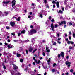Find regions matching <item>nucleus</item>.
<instances>
[{"label":"nucleus","instance_id":"f257e3e1","mask_svg":"<svg viewBox=\"0 0 75 75\" xmlns=\"http://www.w3.org/2000/svg\"><path fill=\"white\" fill-rule=\"evenodd\" d=\"M37 33L36 30L34 29H32L30 30V31H28V35H30L33 34H35V33Z\"/></svg>","mask_w":75,"mask_h":75},{"label":"nucleus","instance_id":"f03ea898","mask_svg":"<svg viewBox=\"0 0 75 75\" xmlns=\"http://www.w3.org/2000/svg\"><path fill=\"white\" fill-rule=\"evenodd\" d=\"M10 72L12 75H21V74L20 73L15 72L13 71H10Z\"/></svg>","mask_w":75,"mask_h":75},{"label":"nucleus","instance_id":"7ed1b4c3","mask_svg":"<svg viewBox=\"0 0 75 75\" xmlns=\"http://www.w3.org/2000/svg\"><path fill=\"white\" fill-rule=\"evenodd\" d=\"M12 65H13V69H14L15 71H17V69H18V67L17 66L14 65V63H13L12 64Z\"/></svg>","mask_w":75,"mask_h":75},{"label":"nucleus","instance_id":"20e7f679","mask_svg":"<svg viewBox=\"0 0 75 75\" xmlns=\"http://www.w3.org/2000/svg\"><path fill=\"white\" fill-rule=\"evenodd\" d=\"M60 25H62V24H64L65 25L66 24V22L65 21H61V23L59 22L58 23Z\"/></svg>","mask_w":75,"mask_h":75},{"label":"nucleus","instance_id":"39448f33","mask_svg":"<svg viewBox=\"0 0 75 75\" xmlns=\"http://www.w3.org/2000/svg\"><path fill=\"white\" fill-rule=\"evenodd\" d=\"M16 1L15 0H13L11 2L12 3V6L13 7V6H15L16 5Z\"/></svg>","mask_w":75,"mask_h":75},{"label":"nucleus","instance_id":"423d86ee","mask_svg":"<svg viewBox=\"0 0 75 75\" xmlns=\"http://www.w3.org/2000/svg\"><path fill=\"white\" fill-rule=\"evenodd\" d=\"M66 64L67 65L68 67H69L71 66V62H69L67 61L65 62Z\"/></svg>","mask_w":75,"mask_h":75},{"label":"nucleus","instance_id":"0eeeda50","mask_svg":"<svg viewBox=\"0 0 75 75\" xmlns=\"http://www.w3.org/2000/svg\"><path fill=\"white\" fill-rule=\"evenodd\" d=\"M12 27H14V25H15V23L14 22H12L10 23Z\"/></svg>","mask_w":75,"mask_h":75},{"label":"nucleus","instance_id":"6e6552de","mask_svg":"<svg viewBox=\"0 0 75 75\" xmlns=\"http://www.w3.org/2000/svg\"><path fill=\"white\" fill-rule=\"evenodd\" d=\"M50 27L52 28V31L54 30V24H53V23L51 24Z\"/></svg>","mask_w":75,"mask_h":75},{"label":"nucleus","instance_id":"1a4fd4ad","mask_svg":"<svg viewBox=\"0 0 75 75\" xmlns=\"http://www.w3.org/2000/svg\"><path fill=\"white\" fill-rule=\"evenodd\" d=\"M49 47L47 46L46 47V52H50V50H49Z\"/></svg>","mask_w":75,"mask_h":75},{"label":"nucleus","instance_id":"9d476101","mask_svg":"<svg viewBox=\"0 0 75 75\" xmlns=\"http://www.w3.org/2000/svg\"><path fill=\"white\" fill-rule=\"evenodd\" d=\"M33 50V47H31L29 48V52H32Z\"/></svg>","mask_w":75,"mask_h":75},{"label":"nucleus","instance_id":"9b49d317","mask_svg":"<svg viewBox=\"0 0 75 75\" xmlns=\"http://www.w3.org/2000/svg\"><path fill=\"white\" fill-rule=\"evenodd\" d=\"M64 54H64V52H61V55L63 58H64Z\"/></svg>","mask_w":75,"mask_h":75},{"label":"nucleus","instance_id":"f8f14e48","mask_svg":"<svg viewBox=\"0 0 75 75\" xmlns=\"http://www.w3.org/2000/svg\"><path fill=\"white\" fill-rule=\"evenodd\" d=\"M59 4L58 2H57V8H59Z\"/></svg>","mask_w":75,"mask_h":75},{"label":"nucleus","instance_id":"ddd939ff","mask_svg":"<svg viewBox=\"0 0 75 75\" xmlns=\"http://www.w3.org/2000/svg\"><path fill=\"white\" fill-rule=\"evenodd\" d=\"M10 3L9 1H8L7 2L3 1V3H4V4H8Z\"/></svg>","mask_w":75,"mask_h":75},{"label":"nucleus","instance_id":"4468645a","mask_svg":"<svg viewBox=\"0 0 75 75\" xmlns=\"http://www.w3.org/2000/svg\"><path fill=\"white\" fill-rule=\"evenodd\" d=\"M52 72H56V69H53L51 70Z\"/></svg>","mask_w":75,"mask_h":75},{"label":"nucleus","instance_id":"2eb2a0df","mask_svg":"<svg viewBox=\"0 0 75 75\" xmlns=\"http://www.w3.org/2000/svg\"><path fill=\"white\" fill-rule=\"evenodd\" d=\"M20 18H21L20 17H18V19L16 18V21H20Z\"/></svg>","mask_w":75,"mask_h":75},{"label":"nucleus","instance_id":"dca6fc26","mask_svg":"<svg viewBox=\"0 0 75 75\" xmlns=\"http://www.w3.org/2000/svg\"><path fill=\"white\" fill-rule=\"evenodd\" d=\"M36 70H34V72H33V74L32 73L31 75H35V72H36Z\"/></svg>","mask_w":75,"mask_h":75},{"label":"nucleus","instance_id":"f3484780","mask_svg":"<svg viewBox=\"0 0 75 75\" xmlns=\"http://www.w3.org/2000/svg\"><path fill=\"white\" fill-rule=\"evenodd\" d=\"M25 30H23L21 32V34H25Z\"/></svg>","mask_w":75,"mask_h":75},{"label":"nucleus","instance_id":"a211bd4d","mask_svg":"<svg viewBox=\"0 0 75 75\" xmlns=\"http://www.w3.org/2000/svg\"><path fill=\"white\" fill-rule=\"evenodd\" d=\"M58 13H60V14H63V11L61 10H60L58 12Z\"/></svg>","mask_w":75,"mask_h":75},{"label":"nucleus","instance_id":"6ab92c4d","mask_svg":"<svg viewBox=\"0 0 75 75\" xmlns=\"http://www.w3.org/2000/svg\"><path fill=\"white\" fill-rule=\"evenodd\" d=\"M4 14H3V13H2V12H1V13H0V16H4Z\"/></svg>","mask_w":75,"mask_h":75},{"label":"nucleus","instance_id":"aec40b11","mask_svg":"<svg viewBox=\"0 0 75 75\" xmlns=\"http://www.w3.org/2000/svg\"><path fill=\"white\" fill-rule=\"evenodd\" d=\"M17 56L18 57H20L21 56V55L20 54H19L18 53H17Z\"/></svg>","mask_w":75,"mask_h":75},{"label":"nucleus","instance_id":"412c9836","mask_svg":"<svg viewBox=\"0 0 75 75\" xmlns=\"http://www.w3.org/2000/svg\"><path fill=\"white\" fill-rule=\"evenodd\" d=\"M37 50V49H35L34 50H33V52H32L33 54H34V52L36 51Z\"/></svg>","mask_w":75,"mask_h":75},{"label":"nucleus","instance_id":"4be33fe9","mask_svg":"<svg viewBox=\"0 0 75 75\" xmlns=\"http://www.w3.org/2000/svg\"><path fill=\"white\" fill-rule=\"evenodd\" d=\"M46 8H50V6H49V5L47 4L45 6Z\"/></svg>","mask_w":75,"mask_h":75},{"label":"nucleus","instance_id":"5701e85b","mask_svg":"<svg viewBox=\"0 0 75 75\" xmlns=\"http://www.w3.org/2000/svg\"><path fill=\"white\" fill-rule=\"evenodd\" d=\"M17 6L18 7H21V5H20V4H17Z\"/></svg>","mask_w":75,"mask_h":75},{"label":"nucleus","instance_id":"b1692460","mask_svg":"<svg viewBox=\"0 0 75 75\" xmlns=\"http://www.w3.org/2000/svg\"><path fill=\"white\" fill-rule=\"evenodd\" d=\"M4 14H5V15L6 16H7L8 14V13L7 12H4Z\"/></svg>","mask_w":75,"mask_h":75},{"label":"nucleus","instance_id":"393cba45","mask_svg":"<svg viewBox=\"0 0 75 75\" xmlns=\"http://www.w3.org/2000/svg\"><path fill=\"white\" fill-rule=\"evenodd\" d=\"M6 29H7L8 30H10V27L8 26H6Z\"/></svg>","mask_w":75,"mask_h":75},{"label":"nucleus","instance_id":"a878e982","mask_svg":"<svg viewBox=\"0 0 75 75\" xmlns=\"http://www.w3.org/2000/svg\"><path fill=\"white\" fill-rule=\"evenodd\" d=\"M50 37H51V38H56L55 36L52 35H50Z\"/></svg>","mask_w":75,"mask_h":75},{"label":"nucleus","instance_id":"bb28decb","mask_svg":"<svg viewBox=\"0 0 75 75\" xmlns=\"http://www.w3.org/2000/svg\"><path fill=\"white\" fill-rule=\"evenodd\" d=\"M72 25V23H71V22H70L69 23V25Z\"/></svg>","mask_w":75,"mask_h":75},{"label":"nucleus","instance_id":"cd10ccee","mask_svg":"<svg viewBox=\"0 0 75 75\" xmlns=\"http://www.w3.org/2000/svg\"><path fill=\"white\" fill-rule=\"evenodd\" d=\"M7 47L9 48V49L11 48V47H10V45H8L7 46Z\"/></svg>","mask_w":75,"mask_h":75},{"label":"nucleus","instance_id":"c85d7f7f","mask_svg":"<svg viewBox=\"0 0 75 75\" xmlns=\"http://www.w3.org/2000/svg\"><path fill=\"white\" fill-rule=\"evenodd\" d=\"M60 33H57V36L58 37H59V35H60Z\"/></svg>","mask_w":75,"mask_h":75},{"label":"nucleus","instance_id":"c756f323","mask_svg":"<svg viewBox=\"0 0 75 75\" xmlns=\"http://www.w3.org/2000/svg\"><path fill=\"white\" fill-rule=\"evenodd\" d=\"M11 35H13V36L15 35V32H13L11 33Z\"/></svg>","mask_w":75,"mask_h":75},{"label":"nucleus","instance_id":"7c9ffc66","mask_svg":"<svg viewBox=\"0 0 75 75\" xmlns=\"http://www.w3.org/2000/svg\"><path fill=\"white\" fill-rule=\"evenodd\" d=\"M20 61L21 62H23V59H21L20 60Z\"/></svg>","mask_w":75,"mask_h":75},{"label":"nucleus","instance_id":"2f4dec72","mask_svg":"<svg viewBox=\"0 0 75 75\" xmlns=\"http://www.w3.org/2000/svg\"><path fill=\"white\" fill-rule=\"evenodd\" d=\"M40 62H41V61H40V60H39V61H38L37 62V64H39L40 63Z\"/></svg>","mask_w":75,"mask_h":75},{"label":"nucleus","instance_id":"473e14b6","mask_svg":"<svg viewBox=\"0 0 75 75\" xmlns=\"http://www.w3.org/2000/svg\"><path fill=\"white\" fill-rule=\"evenodd\" d=\"M3 68H4V69H6V66L4 65L3 66Z\"/></svg>","mask_w":75,"mask_h":75},{"label":"nucleus","instance_id":"72a5a7b5","mask_svg":"<svg viewBox=\"0 0 75 75\" xmlns=\"http://www.w3.org/2000/svg\"><path fill=\"white\" fill-rule=\"evenodd\" d=\"M71 43V41H68L67 42V44H68L69 45L70 44V43Z\"/></svg>","mask_w":75,"mask_h":75},{"label":"nucleus","instance_id":"f704fd0d","mask_svg":"<svg viewBox=\"0 0 75 75\" xmlns=\"http://www.w3.org/2000/svg\"><path fill=\"white\" fill-rule=\"evenodd\" d=\"M56 65V63H54L53 64V67H55V66Z\"/></svg>","mask_w":75,"mask_h":75},{"label":"nucleus","instance_id":"c9c22d12","mask_svg":"<svg viewBox=\"0 0 75 75\" xmlns=\"http://www.w3.org/2000/svg\"><path fill=\"white\" fill-rule=\"evenodd\" d=\"M73 36L74 37V38H75V33H73Z\"/></svg>","mask_w":75,"mask_h":75},{"label":"nucleus","instance_id":"e433bc0d","mask_svg":"<svg viewBox=\"0 0 75 75\" xmlns=\"http://www.w3.org/2000/svg\"><path fill=\"white\" fill-rule=\"evenodd\" d=\"M43 55L44 57L45 56V53L43 52L42 54Z\"/></svg>","mask_w":75,"mask_h":75},{"label":"nucleus","instance_id":"4c0bfd02","mask_svg":"<svg viewBox=\"0 0 75 75\" xmlns=\"http://www.w3.org/2000/svg\"><path fill=\"white\" fill-rule=\"evenodd\" d=\"M40 16L41 17V18H42L43 17L42 15V14H40Z\"/></svg>","mask_w":75,"mask_h":75},{"label":"nucleus","instance_id":"58836bf2","mask_svg":"<svg viewBox=\"0 0 75 75\" xmlns=\"http://www.w3.org/2000/svg\"><path fill=\"white\" fill-rule=\"evenodd\" d=\"M51 17L50 16L49 17V19L51 20Z\"/></svg>","mask_w":75,"mask_h":75},{"label":"nucleus","instance_id":"ea45409f","mask_svg":"<svg viewBox=\"0 0 75 75\" xmlns=\"http://www.w3.org/2000/svg\"><path fill=\"white\" fill-rule=\"evenodd\" d=\"M70 44H74V42L70 41Z\"/></svg>","mask_w":75,"mask_h":75},{"label":"nucleus","instance_id":"a19ab883","mask_svg":"<svg viewBox=\"0 0 75 75\" xmlns=\"http://www.w3.org/2000/svg\"><path fill=\"white\" fill-rule=\"evenodd\" d=\"M20 50L21 51H23V48L20 47Z\"/></svg>","mask_w":75,"mask_h":75},{"label":"nucleus","instance_id":"79ce46f5","mask_svg":"<svg viewBox=\"0 0 75 75\" xmlns=\"http://www.w3.org/2000/svg\"><path fill=\"white\" fill-rule=\"evenodd\" d=\"M26 52L27 54H28V51L27 50H26Z\"/></svg>","mask_w":75,"mask_h":75},{"label":"nucleus","instance_id":"37998d69","mask_svg":"<svg viewBox=\"0 0 75 75\" xmlns=\"http://www.w3.org/2000/svg\"><path fill=\"white\" fill-rule=\"evenodd\" d=\"M69 48L71 50V49H72V47L71 46H69Z\"/></svg>","mask_w":75,"mask_h":75},{"label":"nucleus","instance_id":"c03bdc74","mask_svg":"<svg viewBox=\"0 0 75 75\" xmlns=\"http://www.w3.org/2000/svg\"><path fill=\"white\" fill-rule=\"evenodd\" d=\"M13 54H14V55H16V52L15 51H14L13 52Z\"/></svg>","mask_w":75,"mask_h":75},{"label":"nucleus","instance_id":"a18cd8bd","mask_svg":"<svg viewBox=\"0 0 75 75\" xmlns=\"http://www.w3.org/2000/svg\"><path fill=\"white\" fill-rule=\"evenodd\" d=\"M14 6H12V7H13V8H14V9H15V8H16V6H14Z\"/></svg>","mask_w":75,"mask_h":75},{"label":"nucleus","instance_id":"49530a36","mask_svg":"<svg viewBox=\"0 0 75 75\" xmlns=\"http://www.w3.org/2000/svg\"><path fill=\"white\" fill-rule=\"evenodd\" d=\"M56 42H55L53 43V45H56Z\"/></svg>","mask_w":75,"mask_h":75},{"label":"nucleus","instance_id":"de8ad7c7","mask_svg":"<svg viewBox=\"0 0 75 75\" xmlns=\"http://www.w3.org/2000/svg\"><path fill=\"white\" fill-rule=\"evenodd\" d=\"M58 58H60V57H61V55H60V54H58Z\"/></svg>","mask_w":75,"mask_h":75},{"label":"nucleus","instance_id":"09e8293b","mask_svg":"<svg viewBox=\"0 0 75 75\" xmlns=\"http://www.w3.org/2000/svg\"><path fill=\"white\" fill-rule=\"evenodd\" d=\"M44 1L45 3H47V0H44Z\"/></svg>","mask_w":75,"mask_h":75},{"label":"nucleus","instance_id":"8fccbe9b","mask_svg":"<svg viewBox=\"0 0 75 75\" xmlns=\"http://www.w3.org/2000/svg\"><path fill=\"white\" fill-rule=\"evenodd\" d=\"M0 51H2V50H3V48L2 47H0Z\"/></svg>","mask_w":75,"mask_h":75},{"label":"nucleus","instance_id":"3c124183","mask_svg":"<svg viewBox=\"0 0 75 75\" xmlns=\"http://www.w3.org/2000/svg\"><path fill=\"white\" fill-rule=\"evenodd\" d=\"M72 12H73V13H75V9H73Z\"/></svg>","mask_w":75,"mask_h":75},{"label":"nucleus","instance_id":"603ef678","mask_svg":"<svg viewBox=\"0 0 75 75\" xmlns=\"http://www.w3.org/2000/svg\"><path fill=\"white\" fill-rule=\"evenodd\" d=\"M43 68H44V69H47V66H46L45 67H43Z\"/></svg>","mask_w":75,"mask_h":75},{"label":"nucleus","instance_id":"864d4df0","mask_svg":"<svg viewBox=\"0 0 75 75\" xmlns=\"http://www.w3.org/2000/svg\"><path fill=\"white\" fill-rule=\"evenodd\" d=\"M21 35V33H18V37H19V36H20V35Z\"/></svg>","mask_w":75,"mask_h":75},{"label":"nucleus","instance_id":"5fc2aeb1","mask_svg":"<svg viewBox=\"0 0 75 75\" xmlns=\"http://www.w3.org/2000/svg\"><path fill=\"white\" fill-rule=\"evenodd\" d=\"M33 25H36V23H35L34 22L33 23Z\"/></svg>","mask_w":75,"mask_h":75},{"label":"nucleus","instance_id":"6e6d98bb","mask_svg":"<svg viewBox=\"0 0 75 75\" xmlns=\"http://www.w3.org/2000/svg\"><path fill=\"white\" fill-rule=\"evenodd\" d=\"M51 62V60H47V62Z\"/></svg>","mask_w":75,"mask_h":75},{"label":"nucleus","instance_id":"4d7b16f0","mask_svg":"<svg viewBox=\"0 0 75 75\" xmlns=\"http://www.w3.org/2000/svg\"><path fill=\"white\" fill-rule=\"evenodd\" d=\"M51 21L52 23H53V22H54V19L52 20Z\"/></svg>","mask_w":75,"mask_h":75},{"label":"nucleus","instance_id":"13d9d810","mask_svg":"<svg viewBox=\"0 0 75 75\" xmlns=\"http://www.w3.org/2000/svg\"><path fill=\"white\" fill-rule=\"evenodd\" d=\"M73 71H74V70H73V69H72L70 70V72H73Z\"/></svg>","mask_w":75,"mask_h":75},{"label":"nucleus","instance_id":"bf43d9fd","mask_svg":"<svg viewBox=\"0 0 75 75\" xmlns=\"http://www.w3.org/2000/svg\"><path fill=\"white\" fill-rule=\"evenodd\" d=\"M61 38H58V41H59V40H61Z\"/></svg>","mask_w":75,"mask_h":75},{"label":"nucleus","instance_id":"052dcab7","mask_svg":"<svg viewBox=\"0 0 75 75\" xmlns=\"http://www.w3.org/2000/svg\"><path fill=\"white\" fill-rule=\"evenodd\" d=\"M64 8H62V11H64Z\"/></svg>","mask_w":75,"mask_h":75},{"label":"nucleus","instance_id":"680f3d73","mask_svg":"<svg viewBox=\"0 0 75 75\" xmlns=\"http://www.w3.org/2000/svg\"><path fill=\"white\" fill-rule=\"evenodd\" d=\"M35 5V4H34L33 3H32V6H34Z\"/></svg>","mask_w":75,"mask_h":75},{"label":"nucleus","instance_id":"e2e57ef3","mask_svg":"<svg viewBox=\"0 0 75 75\" xmlns=\"http://www.w3.org/2000/svg\"><path fill=\"white\" fill-rule=\"evenodd\" d=\"M35 40H34V39H33L32 40V42H33V43H34V41Z\"/></svg>","mask_w":75,"mask_h":75},{"label":"nucleus","instance_id":"0e129e2a","mask_svg":"<svg viewBox=\"0 0 75 75\" xmlns=\"http://www.w3.org/2000/svg\"><path fill=\"white\" fill-rule=\"evenodd\" d=\"M52 3H53V4L56 3V2H55V1H53L52 2Z\"/></svg>","mask_w":75,"mask_h":75},{"label":"nucleus","instance_id":"69168bd1","mask_svg":"<svg viewBox=\"0 0 75 75\" xmlns=\"http://www.w3.org/2000/svg\"><path fill=\"white\" fill-rule=\"evenodd\" d=\"M69 74V73L68 72L65 73L66 75H68Z\"/></svg>","mask_w":75,"mask_h":75},{"label":"nucleus","instance_id":"338daca9","mask_svg":"<svg viewBox=\"0 0 75 75\" xmlns=\"http://www.w3.org/2000/svg\"><path fill=\"white\" fill-rule=\"evenodd\" d=\"M71 36H69V40H71Z\"/></svg>","mask_w":75,"mask_h":75},{"label":"nucleus","instance_id":"774afa93","mask_svg":"<svg viewBox=\"0 0 75 75\" xmlns=\"http://www.w3.org/2000/svg\"><path fill=\"white\" fill-rule=\"evenodd\" d=\"M47 75V72H45L44 74V75Z\"/></svg>","mask_w":75,"mask_h":75}]
</instances>
